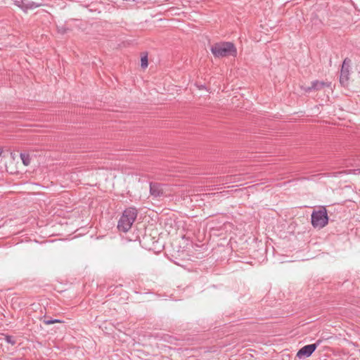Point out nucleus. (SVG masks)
Here are the masks:
<instances>
[{
    "label": "nucleus",
    "mask_w": 360,
    "mask_h": 360,
    "mask_svg": "<svg viewBox=\"0 0 360 360\" xmlns=\"http://www.w3.org/2000/svg\"><path fill=\"white\" fill-rule=\"evenodd\" d=\"M141 65L143 68H146L148 67V56H147V55L141 57Z\"/></svg>",
    "instance_id": "nucleus-9"
},
{
    "label": "nucleus",
    "mask_w": 360,
    "mask_h": 360,
    "mask_svg": "<svg viewBox=\"0 0 360 360\" xmlns=\"http://www.w3.org/2000/svg\"><path fill=\"white\" fill-rule=\"evenodd\" d=\"M20 158L22 161V163L24 165L27 166L30 164L31 158L30 157V155L25 153H20Z\"/></svg>",
    "instance_id": "nucleus-8"
},
{
    "label": "nucleus",
    "mask_w": 360,
    "mask_h": 360,
    "mask_svg": "<svg viewBox=\"0 0 360 360\" xmlns=\"http://www.w3.org/2000/svg\"><path fill=\"white\" fill-rule=\"evenodd\" d=\"M211 51L216 58L236 56L237 54L236 48L231 42L217 43L211 47Z\"/></svg>",
    "instance_id": "nucleus-2"
},
{
    "label": "nucleus",
    "mask_w": 360,
    "mask_h": 360,
    "mask_svg": "<svg viewBox=\"0 0 360 360\" xmlns=\"http://www.w3.org/2000/svg\"><path fill=\"white\" fill-rule=\"evenodd\" d=\"M350 64L351 60L345 58L342 65L340 82L343 86H347L349 83Z\"/></svg>",
    "instance_id": "nucleus-4"
},
{
    "label": "nucleus",
    "mask_w": 360,
    "mask_h": 360,
    "mask_svg": "<svg viewBox=\"0 0 360 360\" xmlns=\"http://www.w3.org/2000/svg\"><path fill=\"white\" fill-rule=\"evenodd\" d=\"M150 193L155 198L163 195L164 191L162 185L158 183H150Z\"/></svg>",
    "instance_id": "nucleus-6"
},
{
    "label": "nucleus",
    "mask_w": 360,
    "mask_h": 360,
    "mask_svg": "<svg viewBox=\"0 0 360 360\" xmlns=\"http://www.w3.org/2000/svg\"><path fill=\"white\" fill-rule=\"evenodd\" d=\"M6 341H7L8 342H10V343L14 344V342H12V341H11V337H10V336H7V337H6Z\"/></svg>",
    "instance_id": "nucleus-11"
},
{
    "label": "nucleus",
    "mask_w": 360,
    "mask_h": 360,
    "mask_svg": "<svg viewBox=\"0 0 360 360\" xmlns=\"http://www.w3.org/2000/svg\"><path fill=\"white\" fill-rule=\"evenodd\" d=\"M62 321L60 319H46L44 321V323L46 325H51L56 323H61Z\"/></svg>",
    "instance_id": "nucleus-10"
},
{
    "label": "nucleus",
    "mask_w": 360,
    "mask_h": 360,
    "mask_svg": "<svg viewBox=\"0 0 360 360\" xmlns=\"http://www.w3.org/2000/svg\"><path fill=\"white\" fill-rule=\"evenodd\" d=\"M137 210L135 207L126 209L118 221L117 229L124 233L127 232L137 217Z\"/></svg>",
    "instance_id": "nucleus-1"
},
{
    "label": "nucleus",
    "mask_w": 360,
    "mask_h": 360,
    "mask_svg": "<svg viewBox=\"0 0 360 360\" xmlns=\"http://www.w3.org/2000/svg\"><path fill=\"white\" fill-rule=\"evenodd\" d=\"M311 225L315 229H323L328 223V216L325 207H321L319 210H315L311 215Z\"/></svg>",
    "instance_id": "nucleus-3"
},
{
    "label": "nucleus",
    "mask_w": 360,
    "mask_h": 360,
    "mask_svg": "<svg viewBox=\"0 0 360 360\" xmlns=\"http://www.w3.org/2000/svg\"><path fill=\"white\" fill-rule=\"evenodd\" d=\"M321 340H318L314 344L307 345L302 347L297 353V356L300 359L303 357H309L320 345Z\"/></svg>",
    "instance_id": "nucleus-5"
},
{
    "label": "nucleus",
    "mask_w": 360,
    "mask_h": 360,
    "mask_svg": "<svg viewBox=\"0 0 360 360\" xmlns=\"http://www.w3.org/2000/svg\"><path fill=\"white\" fill-rule=\"evenodd\" d=\"M326 86H328L329 84L323 82H319L318 80H316L312 82L311 85L310 86L304 87V91L305 92H310L313 90L317 91L323 89Z\"/></svg>",
    "instance_id": "nucleus-7"
}]
</instances>
